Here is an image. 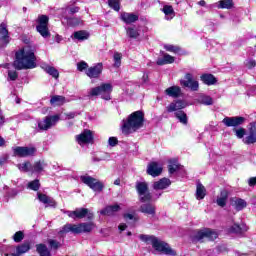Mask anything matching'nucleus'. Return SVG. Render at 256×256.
Returning <instances> with one entry per match:
<instances>
[{"mask_svg": "<svg viewBox=\"0 0 256 256\" xmlns=\"http://www.w3.org/2000/svg\"><path fill=\"white\" fill-rule=\"evenodd\" d=\"M14 67L15 69H18V71L23 69H35V67H37V58L31 47L26 46L16 52Z\"/></svg>", "mask_w": 256, "mask_h": 256, "instance_id": "obj_1", "label": "nucleus"}, {"mask_svg": "<svg viewBox=\"0 0 256 256\" xmlns=\"http://www.w3.org/2000/svg\"><path fill=\"white\" fill-rule=\"evenodd\" d=\"M143 123H145V114L141 110L135 111L122 121V133L124 135L135 133L143 127Z\"/></svg>", "mask_w": 256, "mask_h": 256, "instance_id": "obj_2", "label": "nucleus"}, {"mask_svg": "<svg viewBox=\"0 0 256 256\" xmlns=\"http://www.w3.org/2000/svg\"><path fill=\"white\" fill-rule=\"evenodd\" d=\"M139 239L144 243H147V245H152L153 249H155V251H158V253H161L162 255H177V252L174 249H172V247L169 246V244L159 240L157 237L153 235L141 234L139 236Z\"/></svg>", "mask_w": 256, "mask_h": 256, "instance_id": "obj_3", "label": "nucleus"}, {"mask_svg": "<svg viewBox=\"0 0 256 256\" xmlns=\"http://www.w3.org/2000/svg\"><path fill=\"white\" fill-rule=\"evenodd\" d=\"M95 229V223L84 222L79 224L68 223L62 227L59 231V235H67V233H73L74 235H79L81 233H91Z\"/></svg>", "mask_w": 256, "mask_h": 256, "instance_id": "obj_4", "label": "nucleus"}, {"mask_svg": "<svg viewBox=\"0 0 256 256\" xmlns=\"http://www.w3.org/2000/svg\"><path fill=\"white\" fill-rule=\"evenodd\" d=\"M136 191L141 203H151V201H157V199L163 195V192H160L159 194L153 196L151 192H149V184H147V182H136Z\"/></svg>", "mask_w": 256, "mask_h": 256, "instance_id": "obj_5", "label": "nucleus"}, {"mask_svg": "<svg viewBox=\"0 0 256 256\" xmlns=\"http://www.w3.org/2000/svg\"><path fill=\"white\" fill-rule=\"evenodd\" d=\"M113 92V86L110 83H103L100 86L90 89L89 97L101 96V99L105 101H111V93Z\"/></svg>", "mask_w": 256, "mask_h": 256, "instance_id": "obj_6", "label": "nucleus"}, {"mask_svg": "<svg viewBox=\"0 0 256 256\" xmlns=\"http://www.w3.org/2000/svg\"><path fill=\"white\" fill-rule=\"evenodd\" d=\"M61 116L59 114L49 115L44 117L42 120H37V127L35 128L36 133H41V131H49L52 127H55L59 123Z\"/></svg>", "mask_w": 256, "mask_h": 256, "instance_id": "obj_7", "label": "nucleus"}, {"mask_svg": "<svg viewBox=\"0 0 256 256\" xmlns=\"http://www.w3.org/2000/svg\"><path fill=\"white\" fill-rule=\"evenodd\" d=\"M219 237V234H217L216 231L211 230V229H202V230H197L192 234V241L194 243H197V241H203V239H209V241H215Z\"/></svg>", "mask_w": 256, "mask_h": 256, "instance_id": "obj_8", "label": "nucleus"}, {"mask_svg": "<svg viewBox=\"0 0 256 256\" xmlns=\"http://www.w3.org/2000/svg\"><path fill=\"white\" fill-rule=\"evenodd\" d=\"M80 181L84 183V185H87V187H90L92 191H96L98 193H101V191H103V187H105L103 182L91 177L88 174L81 175Z\"/></svg>", "mask_w": 256, "mask_h": 256, "instance_id": "obj_9", "label": "nucleus"}, {"mask_svg": "<svg viewBox=\"0 0 256 256\" xmlns=\"http://www.w3.org/2000/svg\"><path fill=\"white\" fill-rule=\"evenodd\" d=\"M38 25L36 29L38 33L44 38L51 37V32H49V16L47 15H40L37 19Z\"/></svg>", "mask_w": 256, "mask_h": 256, "instance_id": "obj_10", "label": "nucleus"}, {"mask_svg": "<svg viewBox=\"0 0 256 256\" xmlns=\"http://www.w3.org/2000/svg\"><path fill=\"white\" fill-rule=\"evenodd\" d=\"M245 145H253L256 143V122H251L247 126L246 137L243 138Z\"/></svg>", "mask_w": 256, "mask_h": 256, "instance_id": "obj_11", "label": "nucleus"}, {"mask_svg": "<svg viewBox=\"0 0 256 256\" xmlns=\"http://www.w3.org/2000/svg\"><path fill=\"white\" fill-rule=\"evenodd\" d=\"M13 153L15 157H33L37 153V149L35 147L17 146L13 148Z\"/></svg>", "mask_w": 256, "mask_h": 256, "instance_id": "obj_12", "label": "nucleus"}, {"mask_svg": "<svg viewBox=\"0 0 256 256\" xmlns=\"http://www.w3.org/2000/svg\"><path fill=\"white\" fill-rule=\"evenodd\" d=\"M168 171L170 175H173V173H177L180 177H185V175H187L185 168H183V166H181L175 159L169 161Z\"/></svg>", "mask_w": 256, "mask_h": 256, "instance_id": "obj_13", "label": "nucleus"}, {"mask_svg": "<svg viewBox=\"0 0 256 256\" xmlns=\"http://www.w3.org/2000/svg\"><path fill=\"white\" fill-rule=\"evenodd\" d=\"M76 141L81 147H83V145H89V143H93V133L91 130H84L76 136Z\"/></svg>", "mask_w": 256, "mask_h": 256, "instance_id": "obj_14", "label": "nucleus"}, {"mask_svg": "<svg viewBox=\"0 0 256 256\" xmlns=\"http://www.w3.org/2000/svg\"><path fill=\"white\" fill-rule=\"evenodd\" d=\"M101 73H103L102 63H97L86 70V75L90 79H99V77H101Z\"/></svg>", "mask_w": 256, "mask_h": 256, "instance_id": "obj_15", "label": "nucleus"}, {"mask_svg": "<svg viewBox=\"0 0 256 256\" xmlns=\"http://www.w3.org/2000/svg\"><path fill=\"white\" fill-rule=\"evenodd\" d=\"M222 123L226 125V127H239V125H243V123H245V117H225L222 120Z\"/></svg>", "mask_w": 256, "mask_h": 256, "instance_id": "obj_16", "label": "nucleus"}, {"mask_svg": "<svg viewBox=\"0 0 256 256\" xmlns=\"http://www.w3.org/2000/svg\"><path fill=\"white\" fill-rule=\"evenodd\" d=\"M147 173L151 177H159L163 173V166L158 162H150L147 167Z\"/></svg>", "mask_w": 256, "mask_h": 256, "instance_id": "obj_17", "label": "nucleus"}, {"mask_svg": "<svg viewBox=\"0 0 256 256\" xmlns=\"http://www.w3.org/2000/svg\"><path fill=\"white\" fill-rule=\"evenodd\" d=\"M9 45V31L7 30V24L2 23L0 25V47Z\"/></svg>", "mask_w": 256, "mask_h": 256, "instance_id": "obj_18", "label": "nucleus"}, {"mask_svg": "<svg viewBox=\"0 0 256 256\" xmlns=\"http://www.w3.org/2000/svg\"><path fill=\"white\" fill-rule=\"evenodd\" d=\"M66 213L68 217H70L71 219H83L84 217H87V214L89 213V209L77 208L74 211H67Z\"/></svg>", "mask_w": 256, "mask_h": 256, "instance_id": "obj_19", "label": "nucleus"}, {"mask_svg": "<svg viewBox=\"0 0 256 256\" xmlns=\"http://www.w3.org/2000/svg\"><path fill=\"white\" fill-rule=\"evenodd\" d=\"M187 107V103L183 100H177L172 103H170L167 107L166 110L168 113H173L175 111H181V109H185Z\"/></svg>", "mask_w": 256, "mask_h": 256, "instance_id": "obj_20", "label": "nucleus"}, {"mask_svg": "<svg viewBox=\"0 0 256 256\" xmlns=\"http://www.w3.org/2000/svg\"><path fill=\"white\" fill-rule=\"evenodd\" d=\"M37 199L40 201V203L46 205V207H57V202H55V199L47 196L46 194L38 192Z\"/></svg>", "mask_w": 256, "mask_h": 256, "instance_id": "obj_21", "label": "nucleus"}, {"mask_svg": "<svg viewBox=\"0 0 256 256\" xmlns=\"http://www.w3.org/2000/svg\"><path fill=\"white\" fill-rule=\"evenodd\" d=\"M171 185V180L169 178H162L153 183L154 191H163V189H167Z\"/></svg>", "mask_w": 256, "mask_h": 256, "instance_id": "obj_22", "label": "nucleus"}, {"mask_svg": "<svg viewBox=\"0 0 256 256\" xmlns=\"http://www.w3.org/2000/svg\"><path fill=\"white\" fill-rule=\"evenodd\" d=\"M119 211H121V206H119V204H114V205L107 206L106 208L101 210L100 214L107 215L108 217H111V215H114Z\"/></svg>", "mask_w": 256, "mask_h": 256, "instance_id": "obj_23", "label": "nucleus"}, {"mask_svg": "<svg viewBox=\"0 0 256 256\" xmlns=\"http://www.w3.org/2000/svg\"><path fill=\"white\" fill-rule=\"evenodd\" d=\"M121 20L127 25H131V23L139 21V16L137 14L124 12L121 14Z\"/></svg>", "mask_w": 256, "mask_h": 256, "instance_id": "obj_24", "label": "nucleus"}, {"mask_svg": "<svg viewBox=\"0 0 256 256\" xmlns=\"http://www.w3.org/2000/svg\"><path fill=\"white\" fill-rule=\"evenodd\" d=\"M227 199H229V192L226 189L221 190L220 195L216 199V203L219 207H225V205H227Z\"/></svg>", "mask_w": 256, "mask_h": 256, "instance_id": "obj_25", "label": "nucleus"}, {"mask_svg": "<svg viewBox=\"0 0 256 256\" xmlns=\"http://www.w3.org/2000/svg\"><path fill=\"white\" fill-rule=\"evenodd\" d=\"M165 94L168 95V97H173V99H177V97H181V87L171 86L165 90Z\"/></svg>", "mask_w": 256, "mask_h": 256, "instance_id": "obj_26", "label": "nucleus"}, {"mask_svg": "<svg viewBox=\"0 0 256 256\" xmlns=\"http://www.w3.org/2000/svg\"><path fill=\"white\" fill-rule=\"evenodd\" d=\"M249 230V227L245 224H234L229 228V233H236L237 235H241V233H245Z\"/></svg>", "mask_w": 256, "mask_h": 256, "instance_id": "obj_27", "label": "nucleus"}, {"mask_svg": "<svg viewBox=\"0 0 256 256\" xmlns=\"http://www.w3.org/2000/svg\"><path fill=\"white\" fill-rule=\"evenodd\" d=\"M41 68L48 73V75H51L54 79H59V70L56 69L53 66L47 65V64H42Z\"/></svg>", "mask_w": 256, "mask_h": 256, "instance_id": "obj_28", "label": "nucleus"}, {"mask_svg": "<svg viewBox=\"0 0 256 256\" xmlns=\"http://www.w3.org/2000/svg\"><path fill=\"white\" fill-rule=\"evenodd\" d=\"M171 63H175V57L164 54L162 58H158L156 61V65H170Z\"/></svg>", "mask_w": 256, "mask_h": 256, "instance_id": "obj_29", "label": "nucleus"}, {"mask_svg": "<svg viewBox=\"0 0 256 256\" xmlns=\"http://www.w3.org/2000/svg\"><path fill=\"white\" fill-rule=\"evenodd\" d=\"M196 101L197 103H200V105H206V106L213 105V98L205 94L198 95Z\"/></svg>", "mask_w": 256, "mask_h": 256, "instance_id": "obj_30", "label": "nucleus"}, {"mask_svg": "<svg viewBox=\"0 0 256 256\" xmlns=\"http://www.w3.org/2000/svg\"><path fill=\"white\" fill-rule=\"evenodd\" d=\"M65 103H67L65 96L55 95L52 96L50 99V104L56 107H61V105H65Z\"/></svg>", "mask_w": 256, "mask_h": 256, "instance_id": "obj_31", "label": "nucleus"}, {"mask_svg": "<svg viewBox=\"0 0 256 256\" xmlns=\"http://www.w3.org/2000/svg\"><path fill=\"white\" fill-rule=\"evenodd\" d=\"M162 12L165 15L166 21H171V19H173V17H175V10L173 9V6H171V5H165L162 8Z\"/></svg>", "mask_w": 256, "mask_h": 256, "instance_id": "obj_32", "label": "nucleus"}, {"mask_svg": "<svg viewBox=\"0 0 256 256\" xmlns=\"http://www.w3.org/2000/svg\"><path fill=\"white\" fill-rule=\"evenodd\" d=\"M47 167V162L45 160H39L34 163L32 166V173H41L42 171H45V168Z\"/></svg>", "mask_w": 256, "mask_h": 256, "instance_id": "obj_33", "label": "nucleus"}, {"mask_svg": "<svg viewBox=\"0 0 256 256\" xmlns=\"http://www.w3.org/2000/svg\"><path fill=\"white\" fill-rule=\"evenodd\" d=\"M232 205L235 207L236 211H243L247 207V202L241 198H234L232 200Z\"/></svg>", "mask_w": 256, "mask_h": 256, "instance_id": "obj_34", "label": "nucleus"}, {"mask_svg": "<svg viewBox=\"0 0 256 256\" xmlns=\"http://www.w3.org/2000/svg\"><path fill=\"white\" fill-rule=\"evenodd\" d=\"M72 37L77 41H87V39H89V33L85 30H80V31L74 32Z\"/></svg>", "mask_w": 256, "mask_h": 256, "instance_id": "obj_35", "label": "nucleus"}, {"mask_svg": "<svg viewBox=\"0 0 256 256\" xmlns=\"http://www.w3.org/2000/svg\"><path fill=\"white\" fill-rule=\"evenodd\" d=\"M200 79L205 85H215V83H217V79L213 74H203Z\"/></svg>", "mask_w": 256, "mask_h": 256, "instance_id": "obj_36", "label": "nucleus"}, {"mask_svg": "<svg viewBox=\"0 0 256 256\" xmlns=\"http://www.w3.org/2000/svg\"><path fill=\"white\" fill-rule=\"evenodd\" d=\"M205 195H207V190L203 184L198 183L196 186V199L201 200L205 199Z\"/></svg>", "mask_w": 256, "mask_h": 256, "instance_id": "obj_37", "label": "nucleus"}, {"mask_svg": "<svg viewBox=\"0 0 256 256\" xmlns=\"http://www.w3.org/2000/svg\"><path fill=\"white\" fill-rule=\"evenodd\" d=\"M141 213H146L147 215H155V206L153 204H144L140 206Z\"/></svg>", "mask_w": 256, "mask_h": 256, "instance_id": "obj_38", "label": "nucleus"}, {"mask_svg": "<svg viewBox=\"0 0 256 256\" xmlns=\"http://www.w3.org/2000/svg\"><path fill=\"white\" fill-rule=\"evenodd\" d=\"M183 87L190 89V91H199V80L194 79L191 82H183Z\"/></svg>", "mask_w": 256, "mask_h": 256, "instance_id": "obj_39", "label": "nucleus"}, {"mask_svg": "<svg viewBox=\"0 0 256 256\" xmlns=\"http://www.w3.org/2000/svg\"><path fill=\"white\" fill-rule=\"evenodd\" d=\"M126 35L130 39H137L139 37V29L135 28V26L126 27Z\"/></svg>", "mask_w": 256, "mask_h": 256, "instance_id": "obj_40", "label": "nucleus"}, {"mask_svg": "<svg viewBox=\"0 0 256 256\" xmlns=\"http://www.w3.org/2000/svg\"><path fill=\"white\" fill-rule=\"evenodd\" d=\"M233 0H220L218 2V9H233Z\"/></svg>", "mask_w": 256, "mask_h": 256, "instance_id": "obj_41", "label": "nucleus"}, {"mask_svg": "<svg viewBox=\"0 0 256 256\" xmlns=\"http://www.w3.org/2000/svg\"><path fill=\"white\" fill-rule=\"evenodd\" d=\"M17 168L22 173H28V171H33V165H31V162H24L21 164H17Z\"/></svg>", "mask_w": 256, "mask_h": 256, "instance_id": "obj_42", "label": "nucleus"}, {"mask_svg": "<svg viewBox=\"0 0 256 256\" xmlns=\"http://www.w3.org/2000/svg\"><path fill=\"white\" fill-rule=\"evenodd\" d=\"M36 249L40 256H51V252L49 251L47 246L44 244H38L36 246Z\"/></svg>", "mask_w": 256, "mask_h": 256, "instance_id": "obj_43", "label": "nucleus"}, {"mask_svg": "<svg viewBox=\"0 0 256 256\" xmlns=\"http://www.w3.org/2000/svg\"><path fill=\"white\" fill-rule=\"evenodd\" d=\"M62 23H66L69 27H77L79 23H81V20L79 18H67L64 17V20H62Z\"/></svg>", "mask_w": 256, "mask_h": 256, "instance_id": "obj_44", "label": "nucleus"}, {"mask_svg": "<svg viewBox=\"0 0 256 256\" xmlns=\"http://www.w3.org/2000/svg\"><path fill=\"white\" fill-rule=\"evenodd\" d=\"M175 117L178 118V120L180 121V123H182V125H187L188 123V118H187V114L184 111H178L175 113Z\"/></svg>", "mask_w": 256, "mask_h": 256, "instance_id": "obj_45", "label": "nucleus"}, {"mask_svg": "<svg viewBox=\"0 0 256 256\" xmlns=\"http://www.w3.org/2000/svg\"><path fill=\"white\" fill-rule=\"evenodd\" d=\"M29 249H31V246L29 245V243H24L16 248V253L18 255H23V253H27Z\"/></svg>", "mask_w": 256, "mask_h": 256, "instance_id": "obj_46", "label": "nucleus"}, {"mask_svg": "<svg viewBox=\"0 0 256 256\" xmlns=\"http://www.w3.org/2000/svg\"><path fill=\"white\" fill-rule=\"evenodd\" d=\"M27 187L31 189V191H39V188L41 187V183H39V180L36 179L34 181L29 182Z\"/></svg>", "mask_w": 256, "mask_h": 256, "instance_id": "obj_47", "label": "nucleus"}, {"mask_svg": "<svg viewBox=\"0 0 256 256\" xmlns=\"http://www.w3.org/2000/svg\"><path fill=\"white\" fill-rule=\"evenodd\" d=\"M193 80H195V78L193 77V74L190 73V72H187V73L184 75V78L180 80V85L183 87V83H190V82H192Z\"/></svg>", "mask_w": 256, "mask_h": 256, "instance_id": "obj_48", "label": "nucleus"}, {"mask_svg": "<svg viewBox=\"0 0 256 256\" xmlns=\"http://www.w3.org/2000/svg\"><path fill=\"white\" fill-rule=\"evenodd\" d=\"M121 59H123V55H121V53L119 52L114 53V56H113L114 67H121Z\"/></svg>", "mask_w": 256, "mask_h": 256, "instance_id": "obj_49", "label": "nucleus"}, {"mask_svg": "<svg viewBox=\"0 0 256 256\" xmlns=\"http://www.w3.org/2000/svg\"><path fill=\"white\" fill-rule=\"evenodd\" d=\"M108 5L111 7V9H114V11H119L121 9L119 0H108Z\"/></svg>", "mask_w": 256, "mask_h": 256, "instance_id": "obj_50", "label": "nucleus"}, {"mask_svg": "<svg viewBox=\"0 0 256 256\" xmlns=\"http://www.w3.org/2000/svg\"><path fill=\"white\" fill-rule=\"evenodd\" d=\"M164 49H166L170 53H179L181 51V48H179V46H174V45H171V44H166L164 46Z\"/></svg>", "mask_w": 256, "mask_h": 256, "instance_id": "obj_51", "label": "nucleus"}, {"mask_svg": "<svg viewBox=\"0 0 256 256\" xmlns=\"http://www.w3.org/2000/svg\"><path fill=\"white\" fill-rule=\"evenodd\" d=\"M234 133L238 139H243L247 135L245 128L234 129Z\"/></svg>", "mask_w": 256, "mask_h": 256, "instance_id": "obj_52", "label": "nucleus"}, {"mask_svg": "<svg viewBox=\"0 0 256 256\" xmlns=\"http://www.w3.org/2000/svg\"><path fill=\"white\" fill-rule=\"evenodd\" d=\"M25 235L23 234L22 231H18L14 234L13 236V240L15 241V243H21V241H23Z\"/></svg>", "mask_w": 256, "mask_h": 256, "instance_id": "obj_53", "label": "nucleus"}, {"mask_svg": "<svg viewBox=\"0 0 256 256\" xmlns=\"http://www.w3.org/2000/svg\"><path fill=\"white\" fill-rule=\"evenodd\" d=\"M19 74L15 70L8 71V81H17Z\"/></svg>", "mask_w": 256, "mask_h": 256, "instance_id": "obj_54", "label": "nucleus"}, {"mask_svg": "<svg viewBox=\"0 0 256 256\" xmlns=\"http://www.w3.org/2000/svg\"><path fill=\"white\" fill-rule=\"evenodd\" d=\"M89 67V64H87V62L85 61H81L79 63H77V69L78 71H85V69H87Z\"/></svg>", "mask_w": 256, "mask_h": 256, "instance_id": "obj_55", "label": "nucleus"}, {"mask_svg": "<svg viewBox=\"0 0 256 256\" xmlns=\"http://www.w3.org/2000/svg\"><path fill=\"white\" fill-rule=\"evenodd\" d=\"M245 65L248 69H253V67H256V61L254 59H248L246 60Z\"/></svg>", "mask_w": 256, "mask_h": 256, "instance_id": "obj_56", "label": "nucleus"}, {"mask_svg": "<svg viewBox=\"0 0 256 256\" xmlns=\"http://www.w3.org/2000/svg\"><path fill=\"white\" fill-rule=\"evenodd\" d=\"M118 143H119V140L117 139V137H110L108 139V144L110 145V147H115L117 146Z\"/></svg>", "mask_w": 256, "mask_h": 256, "instance_id": "obj_57", "label": "nucleus"}, {"mask_svg": "<svg viewBox=\"0 0 256 256\" xmlns=\"http://www.w3.org/2000/svg\"><path fill=\"white\" fill-rule=\"evenodd\" d=\"M51 249H59V247H61V244L59 242H57L56 240H49L48 241Z\"/></svg>", "mask_w": 256, "mask_h": 256, "instance_id": "obj_58", "label": "nucleus"}, {"mask_svg": "<svg viewBox=\"0 0 256 256\" xmlns=\"http://www.w3.org/2000/svg\"><path fill=\"white\" fill-rule=\"evenodd\" d=\"M65 13H70V15L79 13V7L66 8Z\"/></svg>", "mask_w": 256, "mask_h": 256, "instance_id": "obj_59", "label": "nucleus"}, {"mask_svg": "<svg viewBox=\"0 0 256 256\" xmlns=\"http://www.w3.org/2000/svg\"><path fill=\"white\" fill-rule=\"evenodd\" d=\"M8 160L9 156L7 154L0 156V167L5 165V163H7Z\"/></svg>", "mask_w": 256, "mask_h": 256, "instance_id": "obj_60", "label": "nucleus"}, {"mask_svg": "<svg viewBox=\"0 0 256 256\" xmlns=\"http://www.w3.org/2000/svg\"><path fill=\"white\" fill-rule=\"evenodd\" d=\"M124 219L126 220V221H135L136 219H135V216L133 215V214H129V213H127V214H124Z\"/></svg>", "mask_w": 256, "mask_h": 256, "instance_id": "obj_61", "label": "nucleus"}, {"mask_svg": "<svg viewBox=\"0 0 256 256\" xmlns=\"http://www.w3.org/2000/svg\"><path fill=\"white\" fill-rule=\"evenodd\" d=\"M248 184L250 187H253L256 185V177H252L248 180Z\"/></svg>", "mask_w": 256, "mask_h": 256, "instance_id": "obj_62", "label": "nucleus"}, {"mask_svg": "<svg viewBox=\"0 0 256 256\" xmlns=\"http://www.w3.org/2000/svg\"><path fill=\"white\" fill-rule=\"evenodd\" d=\"M148 81H149V74L144 73L142 76V83H148Z\"/></svg>", "mask_w": 256, "mask_h": 256, "instance_id": "obj_63", "label": "nucleus"}, {"mask_svg": "<svg viewBox=\"0 0 256 256\" xmlns=\"http://www.w3.org/2000/svg\"><path fill=\"white\" fill-rule=\"evenodd\" d=\"M66 116L68 119H75V117H77V112H70Z\"/></svg>", "mask_w": 256, "mask_h": 256, "instance_id": "obj_64", "label": "nucleus"}]
</instances>
